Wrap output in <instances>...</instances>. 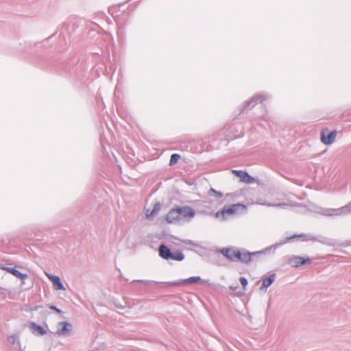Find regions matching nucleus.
Instances as JSON below:
<instances>
[{"label":"nucleus","mask_w":351,"mask_h":351,"mask_svg":"<svg viewBox=\"0 0 351 351\" xmlns=\"http://www.w3.org/2000/svg\"><path fill=\"white\" fill-rule=\"evenodd\" d=\"M177 208L180 221L182 220L189 221L195 215V210L189 206H177Z\"/></svg>","instance_id":"5"},{"label":"nucleus","mask_w":351,"mask_h":351,"mask_svg":"<svg viewBox=\"0 0 351 351\" xmlns=\"http://www.w3.org/2000/svg\"><path fill=\"white\" fill-rule=\"evenodd\" d=\"M327 128L323 129L321 132V141L326 145H331L335 140L337 131L332 130L326 134Z\"/></svg>","instance_id":"8"},{"label":"nucleus","mask_w":351,"mask_h":351,"mask_svg":"<svg viewBox=\"0 0 351 351\" xmlns=\"http://www.w3.org/2000/svg\"><path fill=\"white\" fill-rule=\"evenodd\" d=\"M201 282L203 284H207L208 285H210V283L209 282V280H202L200 276H192V277H190L189 278H186L184 280L166 282V284H168V285H172V286H180L184 282L195 283V282Z\"/></svg>","instance_id":"7"},{"label":"nucleus","mask_w":351,"mask_h":351,"mask_svg":"<svg viewBox=\"0 0 351 351\" xmlns=\"http://www.w3.org/2000/svg\"><path fill=\"white\" fill-rule=\"evenodd\" d=\"M72 328V324L68 322H59L56 334L58 335L67 336L71 333Z\"/></svg>","instance_id":"9"},{"label":"nucleus","mask_w":351,"mask_h":351,"mask_svg":"<svg viewBox=\"0 0 351 351\" xmlns=\"http://www.w3.org/2000/svg\"><path fill=\"white\" fill-rule=\"evenodd\" d=\"M38 306H36L33 310H38Z\"/></svg>","instance_id":"33"},{"label":"nucleus","mask_w":351,"mask_h":351,"mask_svg":"<svg viewBox=\"0 0 351 351\" xmlns=\"http://www.w3.org/2000/svg\"><path fill=\"white\" fill-rule=\"evenodd\" d=\"M17 336L16 335H12L10 336H9L8 337V341L11 343V344H14L15 341H16V339H17Z\"/></svg>","instance_id":"26"},{"label":"nucleus","mask_w":351,"mask_h":351,"mask_svg":"<svg viewBox=\"0 0 351 351\" xmlns=\"http://www.w3.org/2000/svg\"><path fill=\"white\" fill-rule=\"evenodd\" d=\"M128 1H130V0H126V1H125V3H128Z\"/></svg>","instance_id":"37"},{"label":"nucleus","mask_w":351,"mask_h":351,"mask_svg":"<svg viewBox=\"0 0 351 351\" xmlns=\"http://www.w3.org/2000/svg\"><path fill=\"white\" fill-rule=\"evenodd\" d=\"M49 309H51V310H52V311H53L56 312L57 313L60 314V315H62V314H63V311H62L61 309H60V308H57V307H56V306H54V305H50V306H49Z\"/></svg>","instance_id":"25"},{"label":"nucleus","mask_w":351,"mask_h":351,"mask_svg":"<svg viewBox=\"0 0 351 351\" xmlns=\"http://www.w3.org/2000/svg\"><path fill=\"white\" fill-rule=\"evenodd\" d=\"M234 256H235L234 262H241V263L242 249L241 250L237 249V251Z\"/></svg>","instance_id":"23"},{"label":"nucleus","mask_w":351,"mask_h":351,"mask_svg":"<svg viewBox=\"0 0 351 351\" xmlns=\"http://www.w3.org/2000/svg\"><path fill=\"white\" fill-rule=\"evenodd\" d=\"M208 195L210 196H215L218 198H221L223 195L222 192L217 191L213 188H210V190L208 191Z\"/></svg>","instance_id":"21"},{"label":"nucleus","mask_w":351,"mask_h":351,"mask_svg":"<svg viewBox=\"0 0 351 351\" xmlns=\"http://www.w3.org/2000/svg\"><path fill=\"white\" fill-rule=\"evenodd\" d=\"M232 173L240 178V181L243 182L245 183H253L254 182V178L250 176L246 171L243 170H232Z\"/></svg>","instance_id":"10"},{"label":"nucleus","mask_w":351,"mask_h":351,"mask_svg":"<svg viewBox=\"0 0 351 351\" xmlns=\"http://www.w3.org/2000/svg\"><path fill=\"white\" fill-rule=\"evenodd\" d=\"M351 212V202L340 208H326L322 210V215L328 217L339 216L346 215Z\"/></svg>","instance_id":"4"},{"label":"nucleus","mask_w":351,"mask_h":351,"mask_svg":"<svg viewBox=\"0 0 351 351\" xmlns=\"http://www.w3.org/2000/svg\"><path fill=\"white\" fill-rule=\"evenodd\" d=\"M2 269L21 280H25L28 276L27 274H23L14 267H3Z\"/></svg>","instance_id":"17"},{"label":"nucleus","mask_w":351,"mask_h":351,"mask_svg":"<svg viewBox=\"0 0 351 351\" xmlns=\"http://www.w3.org/2000/svg\"><path fill=\"white\" fill-rule=\"evenodd\" d=\"M265 205H267V206H271V207L285 208L286 206L295 207L298 205V204L293 203V202H287V203L283 202V203H276V204L266 203V204H265Z\"/></svg>","instance_id":"20"},{"label":"nucleus","mask_w":351,"mask_h":351,"mask_svg":"<svg viewBox=\"0 0 351 351\" xmlns=\"http://www.w3.org/2000/svg\"><path fill=\"white\" fill-rule=\"evenodd\" d=\"M128 1H130V0H126V1H125V3H128Z\"/></svg>","instance_id":"36"},{"label":"nucleus","mask_w":351,"mask_h":351,"mask_svg":"<svg viewBox=\"0 0 351 351\" xmlns=\"http://www.w3.org/2000/svg\"><path fill=\"white\" fill-rule=\"evenodd\" d=\"M260 256H261V255H254V256H253V259H254V258H258Z\"/></svg>","instance_id":"32"},{"label":"nucleus","mask_w":351,"mask_h":351,"mask_svg":"<svg viewBox=\"0 0 351 351\" xmlns=\"http://www.w3.org/2000/svg\"><path fill=\"white\" fill-rule=\"evenodd\" d=\"M29 327L32 331V333L35 335L43 336L47 334V330L42 326L37 324L36 322H30Z\"/></svg>","instance_id":"15"},{"label":"nucleus","mask_w":351,"mask_h":351,"mask_svg":"<svg viewBox=\"0 0 351 351\" xmlns=\"http://www.w3.org/2000/svg\"><path fill=\"white\" fill-rule=\"evenodd\" d=\"M285 242H281L279 243H276L274 245H272L269 247H267L262 250L254 252H249L246 251V250L242 248V256H241V263L245 264L250 263L253 260V256L254 255H262V254H266L269 253L271 250L275 251L278 247L282 245Z\"/></svg>","instance_id":"2"},{"label":"nucleus","mask_w":351,"mask_h":351,"mask_svg":"<svg viewBox=\"0 0 351 351\" xmlns=\"http://www.w3.org/2000/svg\"><path fill=\"white\" fill-rule=\"evenodd\" d=\"M49 279L53 284V287L56 290H65V288L58 276L47 275Z\"/></svg>","instance_id":"16"},{"label":"nucleus","mask_w":351,"mask_h":351,"mask_svg":"<svg viewBox=\"0 0 351 351\" xmlns=\"http://www.w3.org/2000/svg\"><path fill=\"white\" fill-rule=\"evenodd\" d=\"M173 238L174 239H176V240H179V239H178L177 237H173Z\"/></svg>","instance_id":"34"},{"label":"nucleus","mask_w":351,"mask_h":351,"mask_svg":"<svg viewBox=\"0 0 351 351\" xmlns=\"http://www.w3.org/2000/svg\"><path fill=\"white\" fill-rule=\"evenodd\" d=\"M150 211H151V210L147 209L146 211H145V214L146 213H150Z\"/></svg>","instance_id":"31"},{"label":"nucleus","mask_w":351,"mask_h":351,"mask_svg":"<svg viewBox=\"0 0 351 351\" xmlns=\"http://www.w3.org/2000/svg\"><path fill=\"white\" fill-rule=\"evenodd\" d=\"M339 245L341 247H348V246L351 245V241H347L346 243L339 244Z\"/></svg>","instance_id":"28"},{"label":"nucleus","mask_w":351,"mask_h":351,"mask_svg":"<svg viewBox=\"0 0 351 351\" xmlns=\"http://www.w3.org/2000/svg\"><path fill=\"white\" fill-rule=\"evenodd\" d=\"M230 288L231 289H232V290H234H234H236V289H237V287H234L231 286V287H230Z\"/></svg>","instance_id":"30"},{"label":"nucleus","mask_w":351,"mask_h":351,"mask_svg":"<svg viewBox=\"0 0 351 351\" xmlns=\"http://www.w3.org/2000/svg\"><path fill=\"white\" fill-rule=\"evenodd\" d=\"M312 259L308 256H293L289 260V264L293 267H299L304 265H310Z\"/></svg>","instance_id":"6"},{"label":"nucleus","mask_w":351,"mask_h":351,"mask_svg":"<svg viewBox=\"0 0 351 351\" xmlns=\"http://www.w3.org/2000/svg\"><path fill=\"white\" fill-rule=\"evenodd\" d=\"M159 256L165 260H174L182 261L184 259V254L179 250L172 252L171 249L165 244H161L158 247Z\"/></svg>","instance_id":"1"},{"label":"nucleus","mask_w":351,"mask_h":351,"mask_svg":"<svg viewBox=\"0 0 351 351\" xmlns=\"http://www.w3.org/2000/svg\"><path fill=\"white\" fill-rule=\"evenodd\" d=\"M166 221L169 223H180V215L178 212L177 206L172 208L166 215Z\"/></svg>","instance_id":"11"},{"label":"nucleus","mask_w":351,"mask_h":351,"mask_svg":"<svg viewBox=\"0 0 351 351\" xmlns=\"http://www.w3.org/2000/svg\"><path fill=\"white\" fill-rule=\"evenodd\" d=\"M276 277V274L274 273V274L269 275V276L263 278V283H262V285H261L260 289L261 290H263V289L266 290L275 281Z\"/></svg>","instance_id":"18"},{"label":"nucleus","mask_w":351,"mask_h":351,"mask_svg":"<svg viewBox=\"0 0 351 351\" xmlns=\"http://www.w3.org/2000/svg\"><path fill=\"white\" fill-rule=\"evenodd\" d=\"M161 204L160 202H157L154 204L153 208L151 210L150 213H146V217L149 219L154 218V215L160 210Z\"/></svg>","instance_id":"19"},{"label":"nucleus","mask_w":351,"mask_h":351,"mask_svg":"<svg viewBox=\"0 0 351 351\" xmlns=\"http://www.w3.org/2000/svg\"><path fill=\"white\" fill-rule=\"evenodd\" d=\"M240 206L241 204H239L225 206L221 211H217L216 213V217H219L221 215L223 218H224L225 214H234Z\"/></svg>","instance_id":"12"},{"label":"nucleus","mask_w":351,"mask_h":351,"mask_svg":"<svg viewBox=\"0 0 351 351\" xmlns=\"http://www.w3.org/2000/svg\"><path fill=\"white\" fill-rule=\"evenodd\" d=\"M182 242H183L184 243H185V244H187V245H195V244L193 243V241H191V240L183 241Z\"/></svg>","instance_id":"29"},{"label":"nucleus","mask_w":351,"mask_h":351,"mask_svg":"<svg viewBox=\"0 0 351 351\" xmlns=\"http://www.w3.org/2000/svg\"><path fill=\"white\" fill-rule=\"evenodd\" d=\"M295 238H302L303 241H317L329 246H335L336 245V242L330 239L324 237H315L311 234H293L289 237L287 238V241H291Z\"/></svg>","instance_id":"3"},{"label":"nucleus","mask_w":351,"mask_h":351,"mask_svg":"<svg viewBox=\"0 0 351 351\" xmlns=\"http://www.w3.org/2000/svg\"><path fill=\"white\" fill-rule=\"evenodd\" d=\"M266 99H267V97L265 95H256L253 96L250 99H249L245 102V104H243L242 110L243 111L246 108L250 106L251 105L252 106H254L258 101L263 102V101H265Z\"/></svg>","instance_id":"13"},{"label":"nucleus","mask_w":351,"mask_h":351,"mask_svg":"<svg viewBox=\"0 0 351 351\" xmlns=\"http://www.w3.org/2000/svg\"><path fill=\"white\" fill-rule=\"evenodd\" d=\"M237 251V248L234 247H223L219 250V252L222 254L227 259L234 261V254Z\"/></svg>","instance_id":"14"},{"label":"nucleus","mask_w":351,"mask_h":351,"mask_svg":"<svg viewBox=\"0 0 351 351\" xmlns=\"http://www.w3.org/2000/svg\"><path fill=\"white\" fill-rule=\"evenodd\" d=\"M136 282H143L146 285H149L150 283L152 282H154V283H158V282H155V281H150V280H136Z\"/></svg>","instance_id":"27"},{"label":"nucleus","mask_w":351,"mask_h":351,"mask_svg":"<svg viewBox=\"0 0 351 351\" xmlns=\"http://www.w3.org/2000/svg\"><path fill=\"white\" fill-rule=\"evenodd\" d=\"M180 158V154H173L171 156V158H170V161H169V165L172 166V165L176 164Z\"/></svg>","instance_id":"22"},{"label":"nucleus","mask_w":351,"mask_h":351,"mask_svg":"<svg viewBox=\"0 0 351 351\" xmlns=\"http://www.w3.org/2000/svg\"><path fill=\"white\" fill-rule=\"evenodd\" d=\"M128 1H130V0H126V1H125V3H128Z\"/></svg>","instance_id":"35"},{"label":"nucleus","mask_w":351,"mask_h":351,"mask_svg":"<svg viewBox=\"0 0 351 351\" xmlns=\"http://www.w3.org/2000/svg\"><path fill=\"white\" fill-rule=\"evenodd\" d=\"M239 281L243 287V289L244 290L246 289V287L248 284V281H247V279L245 277H241L240 279H239Z\"/></svg>","instance_id":"24"}]
</instances>
